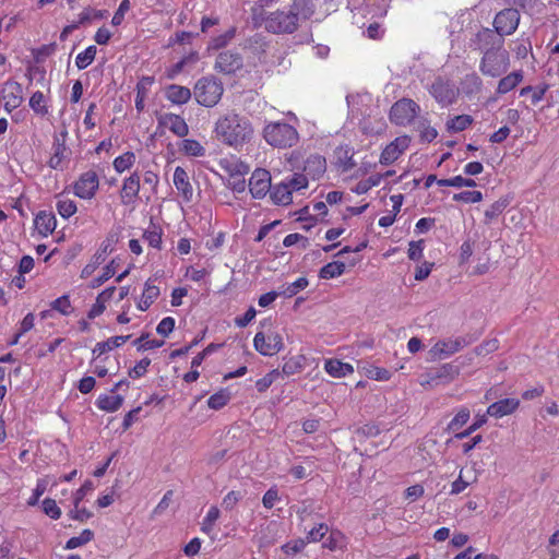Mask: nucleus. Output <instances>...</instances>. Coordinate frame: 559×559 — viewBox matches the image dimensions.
<instances>
[{
    "mask_svg": "<svg viewBox=\"0 0 559 559\" xmlns=\"http://www.w3.org/2000/svg\"><path fill=\"white\" fill-rule=\"evenodd\" d=\"M259 8H252V21L255 26L273 34H293L299 27L300 21L309 20L316 11L313 0H294L288 12L277 10L262 14Z\"/></svg>",
    "mask_w": 559,
    "mask_h": 559,
    "instance_id": "nucleus-1",
    "label": "nucleus"
},
{
    "mask_svg": "<svg viewBox=\"0 0 559 559\" xmlns=\"http://www.w3.org/2000/svg\"><path fill=\"white\" fill-rule=\"evenodd\" d=\"M214 133L222 140H249L253 134V128L248 118L228 112L217 119Z\"/></svg>",
    "mask_w": 559,
    "mask_h": 559,
    "instance_id": "nucleus-2",
    "label": "nucleus"
},
{
    "mask_svg": "<svg viewBox=\"0 0 559 559\" xmlns=\"http://www.w3.org/2000/svg\"><path fill=\"white\" fill-rule=\"evenodd\" d=\"M510 67L509 52L502 48V41L499 47L487 49L480 60L479 70L480 72L490 78H499Z\"/></svg>",
    "mask_w": 559,
    "mask_h": 559,
    "instance_id": "nucleus-3",
    "label": "nucleus"
},
{
    "mask_svg": "<svg viewBox=\"0 0 559 559\" xmlns=\"http://www.w3.org/2000/svg\"><path fill=\"white\" fill-rule=\"evenodd\" d=\"M223 92V83L213 75L199 79L194 85V97L204 107L215 106L221 100Z\"/></svg>",
    "mask_w": 559,
    "mask_h": 559,
    "instance_id": "nucleus-4",
    "label": "nucleus"
},
{
    "mask_svg": "<svg viewBox=\"0 0 559 559\" xmlns=\"http://www.w3.org/2000/svg\"><path fill=\"white\" fill-rule=\"evenodd\" d=\"M419 110V105L413 99L401 98L392 105L389 118L397 126H407L418 116Z\"/></svg>",
    "mask_w": 559,
    "mask_h": 559,
    "instance_id": "nucleus-5",
    "label": "nucleus"
},
{
    "mask_svg": "<svg viewBox=\"0 0 559 559\" xmlns=\"http://www.w3.org/2000/svg\"><path fill=\"white\" fill-rule=\"evenodd\" d=\"M429 93L438 104L447 107L456 102L459 88L450 80L439 76L432 82Z\"/></svg>",
    "mask_w": 559,
    "mask_h": 559,
    "instance_id": "nucleus-6",
    "label": "nucleus"
},
{
    "mask_svg": "<svg viewBox=\"0 0 559 559\" xmlns=\"http://www.w3.org/2000/svg\"><path fill=\"white\" fill-rule=\"evenodd\" d=\"M0 99L3 103L4 110L12 112L19 108L24 100V93L22 85L14 81L8 80L0 86Z\"/></svg>",
    "mask_w": 559,
    "mask_h": 559,
    "instance_id": "nucleus-7",
    "label": "nucleus"
},
{
    "mask_svg": "<svg viewBox=\"0 0 559 559\" xmlns=\"http://www.w3.org/2000/svg\"><path fill=\"white\" fill-rule=\"evenodd\" d=\"M520 12L513 8L499 11L492 22L495 32L501 37L512 35L520 23Z\"/></svg>",
    "mask_w": 559,
    "mask_h": 559,
    "instance_id": "nucleus-8",
    "label": "nucleus"
},
{
    "mask_svg": "<svg viewBox=\"0 0 559 559\" xmlns=\"http://www.w3.org/2000/svg\"><path fill=\"white\" fill-rule=\"evenodd\" d=\"M253 345L257 352L263 356H273L284 347L283 337L277 332H258L253 338Z\"/></svg>",
    "mask_w": 559,
    "mask_h": 559,
    "instance_id": "nucleus-9",
    "label": "nucleus"
},
{
    "mask_svg": "<svg viewBox=\"0 0 559 559\" xmlns=\"http://www.w3.org/2000/svg\"><path fill=\"white\" fill-rule=\"evenodd\" d=\"M466 345L464 337L440 340L429 349V355L431 360L444 359L460 352Z\"/></svg>",
    "mask_w": 559,
    "mask_h": 559,
    "instance_id": "nucleus-10",
    "label": "nucleus"
},
{
    "mask_svg": "<svg viewBox=\"0 0 559 559\" xmlns=\"http://www.w3.org/2000/svg\"><path fill=\"white\" fill-rule=\"evenodd\" d=\"M243 66L242 56L234 50H225L216 57L214 69L225 75L235 74Z\"/></svg>",
    "mask_w": 559,
    "mask_h": 559,
    "instance_id": "nucleus-11",
    "label": "nucleus"
},
{
    "mask_svg": "<svg viewBox=\"0 0 559 559\" xmlns=\"http://www.w3.org/2000/svg\"><path fill=\"white\" fill-rule=\"evenodd\" d=\"M160 135L166 131H170L178 138H183L188 134V124L182 117L175 114H165L158 119V128Z\"/></svg>",
    "mask_w": 559,
    "mask_h": 559,
    "instance_id": "nucleus-12",
    "label": "nucleus"
},
{
    "mask_svg": "<svg viewBox=\"0 0 559 559\" xmlns=\"http://www.w3.org/2000/svg\"><path fill=\"white\" fill-rule=\"evenodd\" d=\"M249 191L254 199H261L271 190V175L267 170L258 168L249 179Z\"/></svg>",
    "mask_w": 559,
    "mask_h": 559,
    "instance_id": "nucleus-13",
    "label": "nucleus"
},
{
    "mask_svg": "<svg viewBox=\"0 0 559 559\" xmlns=\"http://www.w3.org/2000/svg\"><path fill=\"white\" fill-rule=\"evenodd\" d=\"M99 186L98 176L95 171H86L80 176L74 183V194L81 199H92Z\"/></svg>",
    "mask_w": 559,
    "mask_h": 559,
    "instance_id": "nucleus-14",
    "label": "nucleus"
},
{
    "mask_svg": "<svg viewBox=\"0 0 559 559\" xmlns=\"http://www.w3.org/2000/svg\"><path fill=\"white\" fill-rule=\"evenodd\" d=\"M460 374V367L453 362L444 364L436 369L435 373L421 382V385H438L440 383H450Z\"/></svg>",
    "mask_w": 559,
    "mask_h": 559,
    "instance_id": "nucleus-15",
    "label": "nucleus"
},
{
    "mask_svg": "<svg viewBox=\"0 0 559 559\" xmlns=\"http://www.w3.org/2000/svg\"><path fill=\"white\" fill-rule=\"evenodd\" d=\"M297 130L286 122H273L264 128V140H296Z\"/></svg>",
    "mask_w": 559,
    "mask_h": 559,
    "instance_id": "nucleus-16",
    "label": "nucleus"
},
{
    "mask_svg": "<svg viewBox=\"0 0 559 559\" xmlns=\"http://www.w3.org/2000/svg\"><path fill=\"white\" fill-rule=\"evenodd\" d=\"M355 150L349 143L338 145L334 151V159L336 166L342 171H348L356 166Z\"/></svg>",
    "mask_w": 559,
    "mask_h": 559,
    "instance_id": "nucleus-17",
    "label": "nucleus"
},
{
    "mask_svg": "<svg viewBox=\"0 0 559 559\" xmlns=\"http://www.w3.org/2000/svg\"><path fill=\"white\" fill-rule=\"evenodd\" d=\"M519 405L520 401L518 399H503L489 405L487 408V415L501 418L514 413Z\"/></svg>",
    "mask_w": 559,
    "mask_h": 559,
    "instance_id": "nucleus-18",
    "label": "nucleus"
},
{
    "mask_svg": "<svg viewBox=\"0 0 559 559\" xmlns=\"http://www.w3.org/2000/svg\"><path fill=\"white\" fill-rule=\"evenodd\" d=\"M140 191V176L134 173L123 180L120 191L121 200L124 204H129L135 200Z\"/></svg>",
    "mask_w": 559,
    "mask_h": 559,
    "instance_id": "nucleus-19",
    "label": "nucleus"
},
{
    "mask_svg": "<svg viewBox=\"0 0 559 559\" xmlns=\"http://www.w3.org/2000/svg\"><path fill=\"white\" fill-rule=\"evenodd\" d=\"M174 185L176 189L182 194L186 201H190L193 195V189L189 182V177L186 170L177 167L174 173Z\"/></svg>",
    "mask_w": 559,
    "mask_h": 559,
    "instance_id": "nucleus-20",
    "label": "nucleus"
},
{
    "mask_svg": "<svg viewBox=\"0 0 559 559\" xmlns=\"http://www.w3.org/2000/svg\"><path fill=\"white\" fill-rule=\"evenodd\" d=\"M406 148V142H390L382 151L379 163L385 166L394 163Z\"/></svg>",
    "mask_w": 559,
    "mask_h": 559,
    "instance_id": "nucleus-21",
    "label": "nucleus"
},
{
    "mask_svg": "<svg viewBox=\"0 0 559 559\" xmlns=\"http://www.w3.org/2000/svg\"><path fill=\"white\" fill-rule=\"evenodd\" d=\"M325 371L333 378H344L354 372L352 365L338 359H328L324 364Z\"/></svg>",
    "mask_w": 559,
    "mask_h": 559,
    "instance_id": "nucleus-22",
    "label": "nucleus"
},
{
    "mask_svg": "<svg viewBox=\"0 0 559 559\" xmlns=\"http://www.w3.org/2000/svg\"><path fill=\"white\" fill-rule=\"evenodd\" d=\"M35 227L40 235L47 236L56 228L55 215L50 212L41 211L35 217Z\"/></svg>",
    "mask_w": 559,
    "mask_h": 559,
    "instance_id": "nucleus-23",
    "label": "nucleus"
},
{
    "mask_svg": "<svg viewBox=\"0 0 559 559\" xmlns=\"http://www.w3.org/2000/svg\"><path fill=\"white\" fill-rule=\"evenodd\" d=\"M71 155V151L66 146L64 142H57L52 145V155L49 158L48 165L53 168H62L64 160Z\"/></svg>",
    "mask_w": 559,
    "mask_h": 559,
    "instance_id": "nucleus-24",
    "label": "nucleus"
},
{
    "mask_svg": "<svg viewBox=\"0 0 559 559\" xmlns=\"http://www.w3.org/2000/svg\"><path fill=\"white\" fill-rule=\"evenodd\" d=\"M165 94L169 102L177 105L186 104L191 98V91L188 87L176 84L169 85Z\"/></svg>",
    "mask_w": 559,
    "mask_h": 559,
    "instance_id": "nucleus-25",
    "label": "nucleus"
},
{
    "mask_svg": "<svg viewBox=\"0 0 559 559\" xmlns=\"http://www.w3.org/2000/svg\"><path fill=\"white\" fill-rule=\"evenodd\" d=\"M523 81V71H513L510 74L503 76L498 82L497 93L500 95L507 94L514 90Z\"/></svg>",
    "mask_w": 559,
    "mask_h": 559,
    "instance_id": "nucleus-26",
    "label": "nucleus"
},
{
    "mask_svg": "<svg viewBox=\"0 0 559 559\" xmlns=\"http://www.w3.org/2000/svg\"><path fill=\"white\" fill-rule=\"evenodd\" d=\"M292 189L289 185L281 182L270 190L272 201L277 205H288L293 202Z\"/></svg>",
    "mask_w": 559,
    "mask_h": 559,
    "instance_id": "nucleus-27",
    "label": "nucleus"
},
{
    "mask_svg": "<svg viewBox=\"0 0 559 559\" xmlns=\"http://www.w3.org/2000/svg\"><path fill=\"white\" fill-rule=\"evenodd\" d=\"M474 122V119L471 115H457L450 117L445 122V129L449 133H457L469 128Z\"/></svg>",
    "mask_w": 559,
    "mask_h": 559,
    "instance_id": "nucleus-28",
    "label": "nucleus"
},
{
    "mask_svg": "<svg viewBox=\"0 0 559 559\" xmlns=\"http://www.w3.org/2000/svg\"><path fill=\"white\" fill-rule=\"evenodd\" d=\"M461 88L466 96L471 97L480 93L483 88V80L475 72L466 74L461 81Z\"/></svg>",
    "mask_w": 559,
    "mask_h": 559,
    "instance_id": "nucleus-29",
    "label": "nucleus"
},
{
    "mask_svg": "<svg viewBox=\"0 0 559 559\" xmlns=\"http://www.w3.org/2000/svg\"><path fill=\"white\" fill-rule=\"evenodd\" d=\"M221 167L228 173L229 178L239 175H247L249 173V166L238 158H223L219 160Z\"/></svg>",
    "mask_w": 559,
    "mask_h": 559,
    "instance_id": "nucleus-30",
    "label": "nucleus"
},
{
    "mask_svg": "<svg viewBox=\"0 0 559 559\" xmlns=\"http://www.w3.org/2000/svg\"><path fill=\"white\" fill-rule=\"evenodd\" d=\"M115 292L116 287L112 286L106 288L97 296L96 302L93 305L88 312L90 319H94L104 312V310L106 309V304L112 298Z\"/></svg>",
    "mask_w": 559,
    "mask_h": 559,
    "instance_id": "nucleus-31",
    "label": "nucleus"
},
{
    "mask_svg": "<svg viewBox=\"0 0 559 559\" xmlns=\"http://www.w3.org/2000/svg\"><path fill=\"white\" fill-rule=\"evenodd\" d=\"M154 83L153 76H143L136 83L135 108L139 112L143 111L145 107V99L147 97L148 87Z\"/></svg>",
    "mask_w": 559,
    "mask_h": 559,
    "instance_id": "nucleus-32",
    "label": "nucleus"
},
{
    "mask_svg": "<svg viewBox=\"0 0 559 559\" xmlns=\"http://www.w3.org/2000/svg\"><path fill=\"white\" fill-rule=\"evenodd\" d=\"M304 170L313 179L320 177L325 171V158L320 155H311L305 163Z\"/></svg>",
    "mask_w": 559,
    "mask_h": 559,
    "instance_id": "nucleus-33",
    "label": "nucleus"
},
{
    "mask_svg": "<svg viewBox=\"0 0 559 559\" xmlns=\"http://www.w3.org/2000/svg\"><path fill=\"white\" fill-rule=\"evenodd\" d=\"M28 105L37 116L46 117L49 114L48 99L40 91H36L32 94Z\"/></svg>",
    "mask_w": 559,
    "mask_h": 559,
    "instance_id": "nucleus-34",
    "label": "nucleus"
},
{
    "mask_svg": "<svg viewBox=\"0 0 559 559\" xmlns=\"http://www.w3.org/2000/svg\"><path fill=\"white\" fill-rule=\"evenodd\" d=\"M129 338H130V335H126V336L120 335V336L110 337V338H108L105 342H99V343H97L95 345V347L93 349V354L97 355V356H100V355H103V354H105L107 352L112 350L114 348H117V347L121 346Z\"/></svg>",
    "mask_w": 559,
    "mask_h": 559,
    "instance_id": "nucleus-35",
    "label": "nucleus"
},
{
    "mask_svg": "<svg viewBox=\"0 0 559 559\" xmlns=\"http://www.w3.org/2000/svg\"><path fill=\"white\" fill-rule=\"evenodd\" d=\"M123 403L121 395H99L96 405L99 409L105 412H116Z\"/></svg>",
    "mask_w": 559,
    "mask_h": 559,
    "instance_id": "nucleus-36",
    "label": "nucleus"
},
{
    "mask_svg": "<svg viewBox=\"0 0 559 559\" xmlns=\"http://www.w3.org/2000/svg\"><path fill=\"white\" fill-rule=\"evenodd\" d=\"M159 295V288L155 285H152L150 281L145 283L144 292L142 297L138 304V308L142 311L148 309V307L154 302V300Z\"/></svg>",
    "mask_w": 559,
    "mask_h": 559,
    "instance_id": "nucleus-37",
    "label": "nucleus"
},
{
    "mask_svg": "<svg viewBox=\"0 0 559 559\" xmlns=\"http://www.w3.org/2000/svg\"><path fill=\"white\" fill-rule=\"evenodd\" d=\"M308 280L306 277H299L295 282L290 284L282 285L278 288L280 296L285 298H292L297 295L300 290L305 289L308 286Z\"/></svg>",
    "mask_w": 559,
    "mask_h": 559,
    "instance_id": "nucleus-38",
    "label": "nucleus"
},
{
    "mask_svg": "<svg viewBox=\"0 0 559 559\" xmlns=\"http://www.w3.org/2000/svg\"><path fill=\"white\" fill-rule=\"evenodd\" d=\"M345 263L341 261H333L321 267L319 276L323 280H330L341 276L345 272Z\"/></svg>",
    "mask_w": 559,
    "mask_h": 559,
    "instance_id": "nucleus-39",
    "label": "nucleus"
},
{
    "mask_svg": "<svg viewBox=\"0 0 559 559\" xmlns=\"http://www.w3.org/2000/svg\"><path fill=\"white\" fill-rule=\"evenodd\" d=\"M97 48L94 45L88 46L75 57V66L79 70L86 69L94 61Z\"/></svg>",
    "mask_w": 559,
    "mask_h": 559,
    "instance_id": "nucleus-40",
    "label": "nucleus"
},
{
    "mask_svg": "<svg viewBox=\"0 0 559 559\" xmlns=\"http://www.w3.org/2000/svg\"><path fill=\"white\" fill-rule=\"evenodd\" d=\"M510 200L504 197L500 198L496 202H493L486 211H485V224H490L492 219L498 217L504 209L509 205Z\"/></svg>",
    "mask_w": 559,
    "mask_h": 559,
    "instance_id": "nucleus-41",
    "label": "nucleus"
},
{
    "mask_svg": "<svg viewBox=\"0 0 559 559\" xmlns=\"http://www.w3.org/2000/svg\"><path fill=\"white\" fill-rule=\"evenodd\" d=\"M56 207L63 218H69L76 212V204L74 201L63 195L58 197Z\"/></svg>",
    "mask_w": 559,
    "mask_h": 559,
    "instance_id": "nucleus-42",
    "label": "nucleus"
},
{
    "mask_svg": "<svg viewBox=\"0 0 559 559\" xmlns=\"http://www.w3.org/2000/svg\"><path fill=\"white\" fill-rule=\"evenodd\" d=\"M231 399V394L227 389H222L215 394L211 395L207 400V405L212 409H221L224 407Z\"/></svg>",
    "mask_w": 559,
    "mask_h": 559,
    "instance_id": "nucleus-43",
    "label": "nucleus"
},
{
    "mask_svg": "<svg viewBox=\"0 0 559 559\" xmlns=\"http://www.w3.org/2000/svg\"><path fill=\"white\" fill-rule=\"evenodd\" d=\"M118 265L119 264L115 259L111 260V262L104 267L103 273L99 276L92 280L91 287L97 288L100 285H103L106 281L111 278L116 274Z\"/></svg>",
    "mask_w": 559,
    "mask_h": 559,
    "instance_id": "nucleus-44",
    "label": "nucleus"
},
{
    "mask_svg": "<svg viewBox=\"0 0 559 559\" xmlns=\"http://www.w3.org/2000/svg\"><path fill=\"white\" fill-rule=\"evenodd\" d=\"M547 85L533 87V86H525L522 87L520 91L521 96L531 95V105L536 106L540 100H543L545 93L547 91Z\"/></svg>",
    "mask_w": 559,
    "mask_h": 559,
    "instance_id": "nucleus-45",
    "label": "nucleus"
},
{
    "mask_svg": "<svg viewBox=\"0 0 559 559\" xmlns=\"http://www.w3.org/2000/svg\"><path fill=\"white\" fill-rule=\"evenodd\" d=\"M93 537H94L93 531L85 528L81 532V534L79 536L71 537L67 542L66 549H74V548L81 547V546L87 544L88 542H91L93 539Z\"/></svg>",
    "mask_w": 559,
    "mask_h": 559,
    "instance_id": "nucleus-46",
    "label": "nucleus"
},
{
    "mask_svg": "<svg viewBox=\"0 0 559 559\" xmlns=\"http://www.w3.org/2000/svg\"><path fill=\"white\" fill-rule=\"evenodd\" d=\"M382 178L383 176L380 174L372 175L368 179L359 181L353 191L357 194H364L368 192L372 187H377L381 182Z\"/></svg>",
    "mask_w": 559,
    "mask_h": 559,
    "instance_id": "nucleus-47",
    "label": "nucleus"
},
{
    "mask_svg": "<svg viewBox=\"0 0 559 559\" xmlns=\"http://www.w3.org/2000/svg\"><path fill=\"white\" fill-rule=\"evenodd\" d=\"M301 360V357H293L285 361V364L282 367V370H280L282 372V379H284V377L293 376L295 373L300 372L302 370Z\"/></svg>",
    "mask_w": 559,
    "mask_h": 559,
    "instance_id": "nucleus-48",
    "label": "nucleus"
},
{
    "mask_svg": "<svg viewBox=\"0 0 559 559\" xmlns=\"http://www.w3.org/2000/svg\"><path fill=\"white\" fill-rule=\"evenodd\" d=\"M135 162V155L133 152H126L118 156L114 160V167L118 173H123L129 169Z\"/></svg>",
    "mask_w": 559,
    "mask_h": 559,
    "instance_id": "nucleus-49",
    "label": "nucleus"
},
{
    "mask_svg": "<svg viewBox=\"0 0 559 559\" xmlns=\"http://www.w3.org/2000/svg\"><path fill=\"white\" fill-rule=\"evenodd\" d=\"M236 34V28L231 27L228 31H226L224 34H221L214 38H212L210 43V47L212 49H221L225 47L234 37Z\"/></svg>",
    "mask_w": 559,
    "mask_h": 559,
    "instance_id": "nucleus-50",
    "label": "nucleus"
},
{
    "mask_svg": "<svg viewBox=\"0 0 559 559\" xmlns=\"http://www.w3.org/2000/svg\"><path fill=\"white\" fill-rule=\"evenodd\" d=\"M474 481H476V477H474L473 479H467L463 474V469H461L457 479L454 480L451 485L450 493L459 495L463 492Z\"/></svg>",
    "mask_w": 559,
    "mask_h": 559,
    "instance_id": "nucleus-51",
    "label": "nucleus"
},
{
    "mask_svg": "<svg viewBox=\"0 0 559 559\" xmlns=\"http://www.w3.org/2000/svg\"><path fill=\"white\" fill-rule=\"evenodd\" d=\"M282 379V372L278 369H274L263 378L258 380L257 388L260 392L265 391L269 386L272 385L275 381Z\"/></svg>",
    "mask_w": 559,
    "mask_h": 559,
    "instance_id": "nucleus-52",
    "label": "nucleus"
},
{
    "mask_svg": "<svg viewBox=\"0 0 559 559\" xmlns=\"http://www.w3.org/2000/svg\"><path fill=\"white\" fill-rule=\"evenodd\" d=\"M366 376L369 379L377 380V381H388L391 378V373L389 370L377 367V366H369L366 368Z\"/></svg>",
    "mask_w": 559,
    "mask_h": 559,
    "instance_id": "nucleus-53",
    "label": "nucleus"
},
{
    "mask_svg": "<svg viewBox=\"0 0 559 559\" xmlns=\"http://www.w3.org/2000/svg\"><path fill=\"white\" fill-rule=\"evenodd\" d=\"M243 496V492L240 490H231L223 498L222 507L228 511L233 510Z\"/></svg>",
    "mask_w": 559,
    "mask_h": 559,
    "instance_id": "nucleus-54",
    "label": "nucleus"
},
{
    "mask_svg": "<svg viewBox=\"0 0 559 559\" xmlns=\"http://www.w3.org/2000/svg\"><path fill=\"white\" fill-rule=\"evenodd\" d=\"M453 200L465 203H477L483 200V194L480 191H462L455 193Z\"/></svg>",
    "mask_w": 559,
    "mask_h": 559,
    "instance_id": "nucleus-55",
    "label": "nucleus"
},
{
    "mask_svg": "<svg viewBox=\"0 0 559 559\" xmlns=\"http://www.w3.org/2000/svg\"><path fill=\"white\" fill-rule=\"evenodd\" d=\"M469 419V411L461 409L454 418L449 423L448 430L455 431L463 427Z\"/></svg>",
    "mask_w": 559,
    "mask_h": 559,
    "instance_id": "nucleus-56",
    "label": "nucleus"
},
{
    "mask_svg": "<svg viewBox=\"0 0 559 559\" xmlns=\"http://www.w3.org/2000/svg\"><path fill=\"white\" fill-rule=\"evenodd\" d=\"M43 511L46 515H48L49 518H51L53 520H58L61 516V510L57 506L56 500L50 499V498H46L43 501Z\"/></svg>",
    "mask_w": 559,
    "mask_h": 559,
    "instance_id": "nucleus-57",
    "label": "nucleus"
},
{
    "mask_svg": "<svg viewBox=\"0 0 559 559\" xmlns=\"http://www.w3.org/2000/svg\"><path fill=\"white\" fill-rule=\"evenodd\" d=\"M329 532V526L324 523H320L317 527H313L309 531L306 543H316L321 540L325 534Z\"/></svg>",
    "mask_w": 559,
    "mask_h": 559,
    "instance_id": "nucleus-58",
    "label": "nucleus"
},
{
    "mask_svg": "<svg viewBox=\"0 0 559 559\" xmlns=\"http://www.w3.org/2000/svg\"><path fill=\"white\" fill-rule=\"evenodd\" d=\"M105 261L103 260L102 258V253H95L93 255V258L91 259L90 263H87L82 272H81V277L83 278H86L88 276H91L95 270L102 264L104 263Z\"/></svg>",
    "mask_w": 559,
    "mask_h": 559,
    "instance_id": "nucleus-59",
    "label": "nucleus"
},
{
    "mask_svg": "<svg viewBox=\"0 0 559 559\" xmlns=\"http://www.w3.org/2000/svg\"><path fill=\"white\" fill-rule=\"evenodd\" d=\"M181 151H183L186 155L192 157L204 156L205 154V148L200 144V142H183Z\"/></svg>",
    "mask_w": 559,
    "mask_h": 559,
    "instance_id": "nucleus-60",
    "label": "nucleus"
},
{
    "mask_svg": "<svg viewBox=\"0 0 559 559\" xmlns=\"http://www.w3.org/2000/svg\"><path fill=\"white\" fill-rule=\"evenodd\" d=\"M48 480L47 478H41L37 481L35 489L33 490V495L27 500L28 506L37 504L39 498L45 493L47 489Z\"/></svg>",
    "mask_w": 559,
    "mask_h": 559,
    "instance_id": "nucleus-61",
    "label": "nucleus"
},
{
    "mask_svg": "<svg viewBox=\"0 0 559 559\" xmlns=\"http://www.w3.org/2000/svg\"><path fill=\"white\" fill-rule=\"evenodd\" d=\"M130 10V0H122L117 9V11L115 12L112 19H111V24L114 26H119L122 24L123 20H124V14Z\"/></svg>",
    "mask_w": 559,
    "mask_h": 559,
    "instance_id": "nucleus-62",
    "label": "nucleus"
},
{
    "mask_svg": "<svg viewBox=\"0 0 559 559\" xmlns=\"http://www.w3.org/2000/svg\"><path fill=\"white\" fill-rule=\"evenodd\" d=\"M151 365V359H141L133 368L129 370V377L132 379H139L144 376L147 371V367Z\"/></svg>",
    "mask_w": 559,
    "mask_h": 559,
    "instance_id": "nucleus-63",
    "label": "nucleus"
},
{
    "mask_svg": "<svg viewBox=\"0 0 559 559\" xmlns=\"http://www.w3.org/2000/svg\"><path fill=\"white\" fill-rule=\"evenodd\" d=\"M286 185H289L292 189V193L294 191H299L308 187V179L305 175L295 174L288 181H285Z\"/></svg>",
    "mask_w": 559,
    "mask_h": 559,
    "instance_id": "nucleus-64",
    "label": "nucleus"
}]
</instances>
